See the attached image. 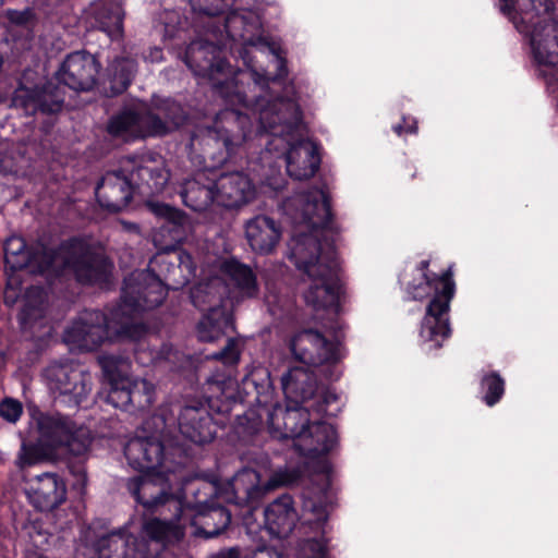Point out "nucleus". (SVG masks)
<instances>
[{
	"mask_svg": "<svg viewBox=\"0 0 558 558\" xmlns=\"http://www.w3.org/2000/svg\"><path fill=\"white\" fill-rule=\"evenodd\" d=\"M178 426L180 433L196 445L208 444L216 436L214 418L208 405L202 400H189L181 407L178 414Z\"/></svg>",
	"mask_w": 558,
	"mask_h": 558,
	"instance_id": "nucleus-17",
	"label": "nucleus"
},
{
	"mask_svg": "<svg viewBox=\"0 0 558 558\" xmlns=\"http://www.w3.org/2000/svg\"><path fill=\"white\" fill-rule=\"evenodd\" d=\"M482 385L485 389L484 401L492 407L497 403L505 391L504 379L497 373H490L483 377Z\"/></svg>",
	"mask_w": 558,
	"mask_h": 558,
	"instance_id": "nucleus-49",
	"label": "nucleus"
},
{
	"mask_svg": "<svg viewBox=\"0 0 558 558\" xmlns=\"http://www.w3.org/2000/svg\"><path fill=\"white\" fill-rule=\"evenodd\" d=\"M99 63L85 51L70 53L62 62L57 75L60 83L75 92H88L97 82Z\"/></svg>",
	"mask_w": 558,
	"mask_h": 558,
	"instance_id": "nucleus-18",
	"label": "nucleus"
},
{
	"mask_svg": "<svg viewBox=\"0 0 558 558\" xmlns=\"http://www.w3.org/2000/svg\"><path fill=\"white\" fill-rule=\"evenodd\" d=\"M44 377L50 390L70 397L75 405H80L90 392V374L68 360L51 362L44 369Z\"/></svg>",
	"mask_w": 558,
	"mask_h": 558,
	"instance_id": "nucleus-12",
	"label": "nucleus"
},
{
	"mask_svg": "<svg viewBox=\"0 0 558 558\" xmlns=\"http://www.w3.org/2000/svg\"><path fill=\"white\" fill-rule=\"evenodd\" d=\"M515 2L517 0H499L500 12L506 15L512 23H515L517 17Z\"/></svg>",
	"mask_w": 558,
	"mask_h": 558,
	"instance_id": "nucleus-56",
	"label": "nucleus"
},
{
	"mask_svg": "<svg viewBox=\"0 0 558 558\" xmlns=\"http://www.w3.org/2000/svg\"><path fill=\"white\" fill-rule=\"evenodd\" d=\"M65 99L64 87L47 82L43 86H20L14 90L12 106L22 110L26 116L54 114L62 110Z\"/></svg>",
	"mask_w": 558,
	"mask_h": 558,
	"instance_id": "nucleus-14",
	"label": "nucleus"
},
{
	"mask_svg": "<svg viewBox=\"0 0 558 558\" xmlns=\"http://www.w3.org/2000/svg\"><path fill=\"white\" fill-rule=\"evenodd\" d=\"M5 267L12 271L29 267L32 272H56L70 270L76 280L84 284L107 282L112 264L102 254L96 253L84 241L71 239L63 242L56 251L37 246L27 250L24 240L11 236L4 243Z\"/></svg>",
	"mask_w": 558,
	"mask_h": 558,
	"instance_id": "nucleus-2",
	"label": "nucleus"
},
{
	"mask_svg": "<svg viewBox=\"0 0 558 558\" xmlns=\"http://www.w3.org/2000/svg\"><path fill=\"white\" fill-rule=\"evenodd\" d=\"M290 349L295 360L311 366L337 361L335 344L315 329L298 332L291 340Z\"/></svg>",
	"mask_w": 558,
	"mask_h": 558,
	"instance_id": "nucleus-19",
	"label": "nucleus"
},
{
	"mask_svg": "<svg viewBox=\"0 0 558 558\" xmlns=\"http://www.w3.org/2000/svg\"><path fill=\"white\" fill-rule=\"evenodd\" d=\"M214 125L233 149L240 146L251 132L248 116L234 109H226L219 112Z\"/></svg>",
	"mask_w": 558,
	"mask_h": 558,
	"instance_id": "nucleus-36",
	"label": "nucleus"
},
{
	"mask_svg": "<svg viewBox=\"0 0 558 558\" xmlns=\"http://www.w3.org/2000/svg\"><path fill=\"white\" fill-rule=\"evenodd\" d=\"M264 515L266 529L277 537L289 536L299 520L293 499L288 494L271 501L265 508Z\"/></svg>",
	"mask_w": 558,
	"mask_h": 558,
	"instance_id": "nucleus-29",
	"label": "nucleus"
},
{
	"mask_svg": "<svg viewBox=\"0 0 558 558\" xmlns=\"http://www.w3.org/2000/svg\"><path fill=\"white\" fill-rule=\"evenodd\" d=\"M311 410V408L293 403H288L286 408L277 405L269 413V425L280 430L282 438H291L295 442L312 425L310 420Z\"/></svg>",
	"mask_w": 558,
	"mask_h": 558,
	"instance_id": "nucleus-28",
	"label": "nucleus"
},
{
	"mask_svg": "<svg viewBox=\"0 0 558 558\" xmlns=\"http://www.w3.org/2000/svg\"><path fill=\"white\" fill-rule=\"evenodd\" d=\"M302 509L305 522L310 525L315 524L316 529L320 530L328 520V504L324 495H305Z\"/></svg>",
	"mask_w": 558,
	"mask_h": 558,
	"instance_id": "nucleus-44",
	"label": "nucleus"
},
{
	"mask_svg": "<svg viewBox=\"0 0 558 558\" xmlns=\"http://www.w3.org/2000/svg\"><path fill=\"white\" fill-rule=\"evenodd\" d=\"M209 558H241V554L239 548L233 547L220 550L219 553L211 555Z\"/></svg>",
	"mask_w": 558,
	"mask_h": 558,
	"instance_id": "nucleus-58",
	"label": "nucleus"
},
{
	"mask_svg": "<svg viewBox=\"0 0 558 558\" xmlns=\"http://www.w3.org/2000/svg\"><path fill=\"white\" fill-rule=\"evenodd\" d=\"M136 62L132 59H116L108 66V78L104 86V93L108 97H114L126 90L135 72Z\"/></svg>",
	"mask_w": 558,
	"mask_h": 558,
	"instance_id": "nucleus-38",
	"label": "nucleus"
},
{
	"mask_svg": "<svg viewBox=\"0 0 558 558\" xmlns=\"http://www.w3.org/2000/svg\"><path fill=\"white\" fill-rule=\"evenodd\" d=\"M124 454L130 465L140 472L156 471L166 458L165 446L156 436L129 440Z\"/></svg>",
	"mask_w": 558,
	"mask_h": 558,
	"instance_id": "nucleus-25",
	"label": "nucleus"
},
{
	"mask_svg": "<svg viewBox=\"0 0 558 558\" xmlns=\"http://www.w3.org/2000/svg\"><path fill=\"white\" fill-rule=\"evenodd\" d=\"M167 296L162 281L150 270H135L124 280L121 302L116 307V316L134 320L142 311L159 306Z\"/></svg>",
	"mask_w": 558,
	"mask_h": 558,
	"instance_id": "nucleus-9",
	"label": "nucleus"
},
{
	"mask_svg": "<svg viewBox=\"0 0 558 558\" xmlns=\"http://www.w3.org/2000/svg\"><path fill=\"white\" fill-rule=\"evenodd\" d=\"M182 538V526L154 518L144 523L138 537L110 534L99 538L97 558H158L169 545Z\"/></svg>",
	"mask_w": 558,
	"mask_h": 558,
	"instance_id": "nucleus-4",
	"label": "nucleus"
},
{
	"mask_svg": "<svg viewBox=\"0 0 558 558\" xmlns=\"http://www.w3.org/2000/svg\"><path fill=\"white\" fill-rule=\"evenodd\" d=\"M260 24L252 13L242 14L239 12L230 13L225 21V32L227 37L244 46L243 59L246 61L248 51L246 47H264L274 52V48L268 40L259 34Z\"/></svg>",
	"mask_w": 558,
	"mask_h": 558,
	"instance_id": "nucleus-24",
	"label": "nucleus"
},
{
	"mask_svg": "<svg viewBox=\"0 0 558 558\" xmlns=\"http://www.w3.org/2000/svg\"><path fill=\"white\" fill-rule=\"evenodd\" d=\"M221 270L238 299H256L259 295L256 274L248 265L231 258L223 262Z\"/></svg>",
	"mask_w": 558,
	"mask_h": 558,
	"instance_id": "nucleus-32",
	"label": "nucleus"
},
{
	"mask_svg": "<svg viewBox=\"0 0 558 558\" xmlns=\"http://www.w3.org/2000/svg\"><path fill=\"white\" fill-rule=\"evenodd\" d=\"M136 187L131 175L122 171L107 172L95 190L98 203L110 211H120L125 208Z\"/></svg>",
	"mask_w": 558,
	"mask_h": 558,
	"instance_id": "nucleus-22",
	"label": "nucleus"
},
{
	"mask_svg": "<svg viewBox=\"0 0 558 558\" xmlns=\"http://www.w3.org/2000/svg\"><path fill=\"white\" fill-rule=\"evenodd\" d=\"M336 441L337 434L333 427L317 421L312 423L300 440L293 445L300 454L315 458L328 453Z\"/></svg>",
	"mask_w": 558,
	"mask_h": 558,
	"instance_id": "nucleus-31",
	"label": "nucleus"
},
{
	"mask_svg": "<svg viewBox=\"0 0 558 558\" xmlns=\"http://www.w3.org/2000/svg\"><path fill=\"white\" fill-rule=\"evenodd\" d=\"M29 501L39 511H51L66 500V485L57 473H43L31 481Z\"/></svg>",
	"mask_w": 558,
	"mask_h": 558,
	"instance_id": "nucleus-23",
	"label": "nucleus"
},
{
	"mask_svg": "<svg viewBox=\"0 0 558 558\" xmlns=\"http://www.w3.org/2000/svg\"><path fill=\"white\" fill-rule=\"evenodd\" d=\"M230 522V512L223 507H216L201 514L199 531L206 537H215L223 532Z\"/></svg>",
	"mask_w": 558,
	"mask_h": 558,
	"instance_id": "nucleus-45",
	"label": "nucleus"
},
{
	"mask_svg": "<svg viewBox=\"0 0 558 558\" xmlns=\"http://www.w3.org/2000/svg\"><path fill=\"white\" fill-rule=\"evenodd\" d=\"M146 333L143 324L125 319L117 315L116 307L107 317L98 310L84 311L78 318L66 329L64 339L68 343L75 344L86 350H94L105 340L126 339L140 340Z\"/></svg>",
	"mask_w": 558,
	"mask_h": 558,
	"instance_id": "nucleus-5",
	"label": "nucleus"
},
{
	"mask_svg": "<svg viewBox=\"0 0 558 558\" xmlns=\"http://www.w3.org/2000/svg\"><path fill=\"white\" fill-rule=\"evenodd\" d=\"M553 92L558 90V70L550 73V81L547 83Z\"/></svg>",
	"mask_w": 558,
	"mask_h": 558,
	"instance_id": "nucleus-60",
	"label": "nucleus"
},
{
	"mask_svg": "<svg viewBox=\"0 0 558 558\" xmlns=\"http://www.w3.org/2000/svg\"><path fill=\"white\" fill-rule=\"evenodd\" d=\"M451 277L452 272L450 269H447L439 277L441 289L439 290L438 287H435L436 293L427 306L426 316L422 324V337L427 341H435L436 348H440L441 345L438 337L444 340L450 335L447 313L454 293V282Z\"/></svg>",
	"mask_w": 558,
	"mask_h": 558,
	"instance_id": "nucleus-13",
	"label": "nucleus"
},
{
	"mask_svg": "<svg viewBox=\"0 0 558 558\" xmlns=\"http://www.w3.org/2000/svg\"><path fill=\"white\" fill-rule=\"evenodd\" d=\"M215 183L216 202L226 208H239L255 198V189L243 173L222 174Z\"/></svg>",
	"mask_w": 558,
	"mask_h": 558,
	"instance_id": "nucleus-27",
	"label": "nucleus"
},
{
	"mask_svg": "<svg viewBox=\"0 0 558 558\" xmlns=\"http://www.w3.org/2000/svg\"><path fill=\"white\" fill-rule=\"evenodd\" d=\"M207 381H208L209 384H217V385H219V384H222V383H223V380L216 379V378H213V377L208 378V379H207Z\"/></svg>",
	"mask_w": 558,
	"mask_h": 558,
	"instance_id": "nucleus-61",
	"label": "nucleus"
},
{
	"mask_svg": "<svg viewBox=\"0 0 558 558\" xmlns=\"http://www.w3.org/2000/svg\"><path fill=\"white\" fill-rule=\"evenodd\" d=\"M534 60L543 65L546 82L550 73L558 70V20L548 19L537 24L531 38Z\"/></svg>",
	"mask_w": 558,
	"mask_h": 558,
	"instance_id": "nucleus-21",
	"label": "nucleus"
},
{
	"mask_svg": "<svg viewBox=\"0 0 558 558\" xmlns=\"http://www.w3.org/2000/svg\"><path fill=\"white\" fill-rule=\"evenodd\" d=\"M244 229L250 247L260 255L271 254L282 235L280 223L266 215H257L248 219Z\"/></svg>",
	"mask_w": 558,
	"mask_h": 558,
	"instance_id": "nucleus-26",
	"label": "nucleus"
},
{
	"mask_svg": "<svg viewBox=\"0 0 558 558\" xmlns=\"http://www.w3.org/2000/svg\"><path fill=\"white\" fill-rule=\"evenodd\" d=\"M131 405L146 408L153 402L154 386L146 379H130L128 381Z\"/></svg>",
	"mask_w": 558,
	"mask_h": 558,
	"instance_id": "nucleus-47",
	"label": "nucleus"
},
{
	"mask_svg": "<svg viewBox=\"0 0 558 558\" xmlns=\"http://www.w3.org/2000/svg\"><path fill=\"white\" fill-rule=\"evenodd\" d=\"M520 19L522 22L532 23L535 16L541 15H550L554 11V2L553 0H536L534 4L525 5L524 2H521L520 5ZM515 11H518L515 9ZM518 15L517 12L515 23H513L518 27Z\"/></svg>",
	"mask_w": 558,
	"mask_h": 558,
	"instance_id": "nucleus-48",
	"label": "nucleus"
},
{
	"mask_svg": "<svg viewBox=\"0 0 558 558\" xmlns=\"http://www.w3.org/2000/svg\"><path fill=\"white\" fill-rule=\"evenodd\" d=\"M148 117L153 118L149 122L150 129H156L154 136L165 135L178 129L185 120L186 116L181 107L175 101H163L156 111H147Z\"/></svg>",
	"mask_w": 558,
	"mask_h": 558,
	"instance_id": "nucleus-39",
	"label": "nucleus"
},
{
	"mask_svg": "<svg viewBox=\"0 0 558 558\" xmlns=\"http://www.w3.org/2000/svg\"><path fill=\"white\" fill-rule=\"evenodd\" d=\"M302 475L303 471L301 468L286 465L271 471L265 484L269 492L278 487L294 485L302 478Z\"/></svg>",
	"mask_w": 558,
	"mask_h": 558,
	"instance_id": "nucleus-46",
	"label": "nucleus"
},
{
	"mask_svg": "<svg viewBox=\"0 0 558 558\" xmlns=\"http://www.w3.org/2000/svg\"><path fill=\"white\" fill-rule=\"evenodd\" d=\"M58 454L38 437L37 442H23L16 459V466L25 469L44 461H52Z\"/></svg>",
	"mask_w": 558,
	"mask_h": 558,
	"instance_id": "nucleus-42",
	"label": "nucleus"
},
{
	"mask_svg": "<svg viewBox=\"0 0 558 558\" xmlns=\"http://www.w3.org/2000/svg\"><path fill=\"white\" fill-rule=\"evenodd\" d=\"M123 10L116 0H98L87 11V23L92 28L105 32L110 38L117 39L123 32Z\"/></svg>",
	"mask_w": 558,
	"mask_h": 558,
	"instance_id": "nucleus-30",
	"label": "nucleus"
},
{
	"mask_svg": "<svg viewBox=\"0 0 558 558\" xmlns=\"http://www.w3.org/2000/svg\"><path fill=\"white\" fill-rule=\"evenodd\" d=\"M38 437L57 454L65 451L68 468L77 480L85 484V463L89 459L93 436L86 426L77 425L61 413H39L36 416Z\"/></svg>",
	"mask_w": 558,
	"mask_h": 558,
	"instance_id": "nucleus-3",
	"label": "nucleus"
},
{
	"mask_svg": "<svg viewBox=\"0 0 558 558\" xmlns=\"http://www.w3.org/2000/svg\"><path fill=\"white\" fill-rule=\"evenodd\" d=\"M536 0H522L521 2H524L525 5L534 4Z\"/></svg>",
	"mask_w": 558,
	"mask_h": 558,
	"instance_id": "nucleus-64",
	"label": "nucleus"
},
{
	"mask_svg": "<svg viewBox=\"0 0 558 558\" xmlns=\"http://www.w3.org/2000/svg\"><path fill=\"white\" fill-rule=\"evenodd\" d=\"M229 318L223 308L213 307L197 324V337L203 342H214L225 335Z\"/></svg>",
	"mask_w": 558,
	"mask_h": 558,
	"instance_id": "nucleus-40",
	"label": "nucleus"
},
{
	"mask_svg": "<svg viewBox=\"0 0 558 558\" xmlns=\"http://www.w3.org/2000/svg\"><path fill=\"white\" fill-rule=\"evenodd\" d=\"M45 315V293L39 288H31L26 292L25 302L20 313V320L32 326Z\"/></svg>",
	"mask_w": 558,
	"mask_h": 558,
	"instance_id": "nucleus-43",
	"label": "nucleus"
},
{
	"mask_svg": "<svg viewBox=\"0 0 558 558\" xmlns=\"http://www.w3.org/2000/svg\"><path fill=\"white\" fill-rule=\"evenodd\" d=\"M142 473L140 476L128 480V490L146 511L160 514H165L166 510L171 512V518L163 521L175 523L184 530V526L179 523L183 505L173 493L174 473L169 468Z\"/></svg>",
	"mask_w": 558,
	"mask_h": 558,
	"instance_id": "nucleus-6",
	"label": "nucleus"
},
{
	"mask_svg": "<svg viewBox=\"0 0 558 558\" xmlns=\"http://www.w3.org/2000/svg\"><path fill=\"white\" fill-rule=\"evenodd\" d=\"M151 119L147 111L124 110L109 120L107 130L113 136H154L157 130L150 129Z\"/></svg>",
	"mask_w": 558,
	"mask_h": 558,
	"instance_id": "nucleus-33",
	"label": "nucleus"
},
{
	"mask_svg": "<svg viewBox=\"0 0 558 558\" xmlns=\"http://www.w3.org/2000/svg\"><path fill=\"white\" fill-rule=\"evenodd\" d=\"M258 121L260 132L274 138L266 144L265 154L278 151L279 147L296 136L305 135V125L299 105L290 98H278L266 105L258 100Z\"/></svg>",
	"mask_w": 558,
	"mask_h": 558,
	"instance_id": "nucleus-8",
	"label": "nucleus"
},
{
	"mask_svg": "<svg viewBox=\"0 0 558 558\" xmlns=\"http://www.w3.org/2000/svg\"><path fill=\"white\" fill-rule=\"evenodd\" d=\"M105 378L109 385L124 384L131 379V362L128 357L104 354L98 357Z\"/></svg>",
	"mask_w": 558,
	"mask_h": 558,
	"instance_id": "nucleus-41",
	"label": "nucleus"
},
{
	"mask_svg": "<svg viewBox=\"0 0 558 558\" xmlns=\"http://www.w3.org/2000/svg\"><path fill=\"white\" fill-rule=\"evenodd\" d=\"M241 348V340L230 338L227 340L226 345L219 352L213 354V357L222 361L225 365L236 364L240 360Z\"/></svg>",
	"mask_w": 558,
	"mask_h": 558,
	"instance_id": "nucleus-51",
	"label": "nucleus"
},
{
	"mask_svg": "<svg viewBox=\"0 0 558 558\" xmlns=\"http://www.w3.org/2000/svg\"><path fill=\"white\" fill-rule=\"evenodd\" d=\"M252 558H282L281 554L274 548H258L254 551Z\"/></svg>",
	"mask_w": 558,
	"mask_h": 558,
	"instance_id": "nucleus-57",
	"label": "nucleus"
},
{
	"mask_svg": "<svg viewBox=\"0 0 558 558\" xmlns=\"http://www.w3.org/2000/svg\"><path fill=\"white\" fill-rule=\"evenodd\" d=\"M241 389L245 396L251 397L259 405H267L272 398L274 388L270 372L264 366H254L242 378Z\"/></svg>",
	"mask_w": 558,
	"mask_h": 558,
	"instance_id": "nucleus-37",
	"label": "nucleus"
},
{
	"mask_svg": "<svg viewBox=\"0 0 558 558\" xmlns=\"http://www.w3.org/2000/svg\"><path fill=\"white\" fill-rule=\"evenodd\" d=\"M7 17L11 24L26 29L33 28L38 21L35 11L31 8L10 10L7 13Z\"/></svg>",
	"mask_w": 558,
	"mask_h": 558,
	"instance_id": "nucleus-53",
	"label": "nucleus"
},
{
	"mask_svg": "<svg viewBox=\"0 0 558 558\" xmlns=\"http://www.w3.org/2000/svg\"><path fill=\"white\" fill-rule=\"evenodd\" d=\"M23 413L22 403L13 398H4L0 402V416L9 422L16 423Z\"/></svg>",
	"mask_w": 558,
	"mask_h": 558,
	"instance_id": "nucleus-55",
	"label": "nucleus"
},
{
	"mask_svg": "<svg viewBox=\"0 0 558 558\" xmlns=\"http://www.w3.org/2000/svg\"><path fill=\"white\" fill-rule=\"evenodd\" d=\"M282 157L286 162L288 174L294 180H306L317 171L320 158L316 145L304 136H296L274 151Z\"/></svg>",
	"mask_w": 558,
	"mask_h": 558,
	"instance_id": "nucleus-16",
	"label": "nucleus"
},
{
	"mask_svg": "<svg viewBox=\"0 0 558 558\" xmlns=\"http://www.w3.org/2000/svg\"><path fill=\"white\" fill-rule=\"evenodd\" d=\"M251 76H252V78L254 80V82H255L257 85L262 86V87H264V86H266V85L268 84V78H266L264 75L259 74V73H258L257 71H255V70H252V71H251Z\"/></svg>",
	"mask_w": 558,
	"mask_h": 558,
	"instance_id": "nucleus-59",
	"label": "nucleus"
},
{
	"mask_svg": "<svg viewBox=\"0 0 558 558\" xmlns=\"http://www.w3.org/2000/svg\"><path fill=\"white\" fill-rule=\"evenodd\" d=\"M184 204L195 211L206 210L216 201V183L198 172L195 178L186 180L180 192Z\"/></svg>",
	"mask_w": 558,
	"mask_h": 558,
	"instance_id": "nucleus-35",
	"label": "nucleus"
},
{
	"mask_svg": "<svg viewBox=\"0 0 558 558\" xmlns=\"http://www.w3.org/2000/svg\"><path fill=\"white\" fill-rule=\"evenodd\" d=\"M109 403L116 408L125 409L131 405V397L129 392L128 381L124 384L120 383L117 385H110V390L107 396Z\"/></svg>",
	"mask_w": 558,
	"mask_h": 558,
	"instance_id": "nucleus-54",
	"label": "nucleus"
},
{
	"mask_svg": "<svg viewBox=\"0 0 558 558\" xmlns=\"http://www.w3.org/2000/svg\"><path fill=\"white\" fill-rule=\"evenodd\" d=\"M424 278H425V280H426L427 286H428V287H433V280H432V279H429V277H428L426 274H424Z\"/></svg>",
	"mask_w": 558,
	"mask_h": 558,
	"instance_id": "nucleus-62",
	"label": "nucleus"
},
{
	"mask_svg": "<svg viewBox=\"0 0 558 558\" xmlns=\"http://www.w3.org/2000/svg\"><path fill=\"white\" fill-rule=\"evenodd\" d=\"M281 386L288 403L302 405L310 403L307 408L317 414L326 412V405L335 402L337 396L320 386L316 375L302 366L291 367L281 377Z\"/></svg>",
	"mask_w": 558,
	"mask_h": 558,
	"instance_id": "nucleus-10",
	"label": "nucleus"
},
{
	"mask_svg": "<svg viewBox=\"0 0 558 558\" xmlns=\"http://www.w3.org/2000/svg\"><path fill=\"white\" fill-rule=\"evenodd\" d=\"M254 463L256 469L243 468L230 480L226 500L238 507L254 509L266 495V484H262L264 473L271 471L270 459L265 453H259Z\"/></svg>",
	"mask_w": 558,
	"mask_h": 558,
	"instance_id": "nucleus-11",
	"label": "nucleus"
},
{
	"mask_svg": "<svg viewBox=\"0 0 558 558\" xmlns=\"http://www.w3.org/2000/svg\"><path fill=\"white\" fill-rule=\"evenodd\" d=\"M226 46L220 29H213L210 38L193 40L186 48L184 61L195 75L207 77L221 96L228 97L234 86L227 62L219 58V50Z\"/></svg>",
	"mask_w": 558,
	"mask_h": 558,
	"instance_id": "nucleus-7",
	"label": "nucleus"
},
{
	"mask_svg": "<svg viewBox=\"0 0 558 558\" xmlns=\"http://www.w3.org/2000/svg\"><path fill=\"white\" fill-rule=\"evenodd\" d=\"M148 206L163 220L153 235L154 244L163 252L175 251L191 232L190 218L183 211L162 203H149Z\"/></svg>",
	"mask_w": 558,
	"mask_h": 558,
	"instance_id": "nucleus-15",
	"label": "nucleus"
},
{
	"mask_svg": "<svg viewBox=\"0 0 558 558\" xmlns=\"http://www.w3.org/2000/svg\"><path fill=\"white\" fill-rule=\"evenodd\" d=\"M283 208L294 223L289 258L310 280L304 300L314 312V319L333 320L344 290L336 251L328 243L338 232L329 197L315 187L288 198Z\"/></svg>",
	"mask_w": 558,
	"mask_h": 558,
	"instance_id": "nucleus-1",
	"label": "nucleus"
},
{
	"mask_svg": "<svg viewBox=\"0 0 558 558\" xmlns=\"http://www.w3.org/2000/svg\"><path fill=\"white\" fill-rule=\"evenodd\" d=\"M299 558H329L324 539H304L300 544Z\"/></svg>",
	"mask_w": 558,
	"mask_h": 558,
	"instance_id": "nucleus-52",
	"label": "nucleus"
},
{
	"mask_svg": "<svg viewBox=\"0 0 558 558\" xmlns=\"http://www.w3.org/2000/svg\"><path fill=\"white\" fill-rule=\"evenodd\" d=\"M5 360L4 356L0 353V368L4 366Z\"/></svg>",
	"mask_w": 558,
	"mask_h": 558,
	"instance_id": "nucleus-63",
	"label": "nucleus"
},
{
	"mask_svg": "<svg viewBox=\"0 0 558 558\" xmlns=\"http://www.w3.org/2000/svg\"><path fill=\"white\" fill-rule=\"evenodd\" d=\"M235 0H190L194 12L206 16H217L233 5Z\"/></svg>",
	"mask_w": 558,
	"mask_h": 558,
	"instance_id": "nucleus-50",
	"label": "nucleus"
},
{
	"mask_svg": "<svg viewBox=\"0 0 558 558\" xmlns=\"http://www.w3.org/2000/svg\"><path fill=\"white\" fill-rule=\"evenodd\" d=\"M190 148L199 154L204 170H213L222 166L234 150L215 125L201 128L193 133Z\"/></svg>",
	"mask_w": 558,
	"mask_h": 558,
	"instance_id": "nucleus-20",
	"label": "nucleus"
},
{
	"mask_svg": "<svg viewBox=\"0 0 558 558\" xmlns=\"http://www.w3.org/2000/svg\"><path fill=\"white\" fill-rule=\"evenodd\" d=\"M132 181L142 194L160 193L169 180V171L162 160L147 159L130 172Z\"/></svg>",
	"mask_w": 558,
	"mask_h": 558,
	"instance_id": "nucleus-34",
	"label": "nucleus"
}]
</instances>
